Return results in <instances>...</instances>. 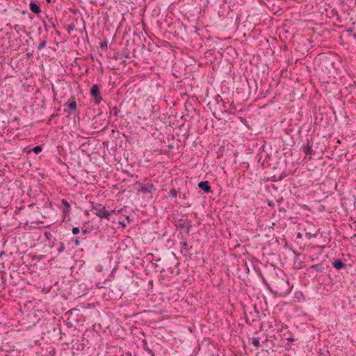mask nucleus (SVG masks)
<instances>
[{
  "label": "nucleus",
  "mask_w": 356,
  "mask_h": 356,
  "mask_svg": "<svg viewBox=\"0 0 356 356\" xmlns=\"http://www.w3.org/2000/svg\"><path fill=\"white\" fill-rule=\"evenodd\" d=\"M150 355H151V356H154V353H152Z\"/></svg>",
  "instance_id": "bf43d9fd"
},
{
  "label": "nucleus",
  "mask_w": 356,
  "mask_h": 356,
  "mask_svg": "<svg viewBox=\"0 0 356 356\" xmlns=\"http://www.w3.org/2000/svg\"><path fill=\"white\" fill-rule=\"evenodd\" d=\"M64 106V113H66L67 115H79L80 113L79 109L77 106V103L74 97L72 96L69 98L63 104Z\"/></svg>",
  "instance_id": "20e7f679"
},
{
  "label": "nucleus",
  "mask_w": 356,
  "mask_h": 356,
  "mask_svg": "<svg viewBox=\"0 0 356 356\" xmlns=\"http://www.w3.org/2000/svg\"><path fill=\"white\" fill-rule=\"evenodd\" d=\"M61 203L65 207V209L63 210V216L64 218H65L67 215H69V213L71 210V205L65 199H63L61 200Z\"/></svg>",
  "instance_id": "f8f14e48"
},
{
  "label": "nucleus",
  "mask_w": 356,
  "mask_h": 356,
  "mask_svg": "<svg viewBox=\"0 0 356 356\" xmlns=\"http://www.w3.org/2000/svg\"><path fill=\"white\" fill-rule=\"evenodd\" d=\"M141 185H143V184L138 181L134 184V188L138 191V188L141 187Z\"/></svg>",
  "instance_id": "7c9ffc66"
},
{
  "label": "nucleus",
  "mask_w": 356,
  "mask_h": 356,
  "mask_svg": "<svg viewBox=\"0 0 356 356\" xmlns=\"http://www.w3.org/2000/svg\"><path fill=\"white\" fill-rule=\"evenodd\" d=\"M156 261L161 263V266H159V269L156 271L160 273H165L166 271L170 275H177L179 273V262L175 253L171 252L168 256L163 258H159L155 260Z\"/></svg>",
  "instance_id": "f03ea898"
},
{
  "label": "nucleus",
  "mask_w": 356,
  "mask_h": 356,
  "mask_svg": "<svg viewBox=\"0 0 356 356\" xmlns=\"http://www.w3.org/2000/svg\"><path fill=\"white\" fill-rule=\"evenodd\" d=\"M24 152L26 153L27 154H29L32 152L31 148L29 147H26L24 149Z\"/></svg>",
  "instance_id": "c9c22d12"
},
{
  "label": "nucleus",
  "mask_w": 356,
  "mask_h": 356,
  "mask_svg": "<svg viewBox=\"0 0 356 356\" xmlns=\"http://www.w3.org/2000/svg\"><path fill=\"white\" fill-rule=\"evenodd\" d=\"M131 56L132 57H136V48L135 46L131 49Z\"/></svg>",
  "instance_id": "f704fd0d"
},
{
  "label": "nucleus",
  "mask_w": 356,
  "mask_h": 356,
  "mask_svg": "<svg viewBox=\"0 0 356 356\" xmlns=\"http://www.w3.org/2000/svg\"><path fill=\"white\" fill-rule=\"evenodd\" d=\"M156 191V188L152 183L143 184L141 187L138 188V193L154 194Z\"/></svg>",
  "instance_id": "423d86ee"
},
{
  "label": "nucleus",
  "mask_w": 356,
  "mask_h": 356,
  "mask_svg": "<svg viewBox=\"0 0 356 356\" xmlns=\"http://www.w3.org/2000/svg\"><path fill=\"white\" fill-rule=\"evenodd\" d=\"M300 149L302 150L307 156H309L310 158L315 154V151L312 149V145L310 144L308 139H307V143L302 145Z\"/></svg>",
  "instance_id": "6e6552de"
},
{
  "label": "nucleus",
  "mask_w": 356,
  "mask_h": 356,
  "mask_svg": "<svg viewBox=\"0 0 356 356\" xmlns=\"http://www.w3.org/2000/svg\"><path fill=\"white\" fill-rule=\"evenodd\" d=\"M175 226L177 228L185 229L187 234L189 233L191 228L192 227L191 225L189 223L186 225L184 220L182 218L179 220L178 222L175 224Z\"/></svg>",
  "instance_id": "9b49d317"
},
{
  "label": "nucleus",
  "mask_w": 356,
  "mask_h": 356,
  "mask_svg": "<svg viewBox=\"0 0 356 356\" xmlns=\"http://www.w3.org/2000/svg\"><path fill=\"white\" fill-rule=\"evenodd\" d=\"M7 26H9L10 29H13V27L10 25V24H7L6 25ZM13 29L17 32L19 33V31H22V32L24 33H26V31L25 29V26H20V25H18V24H15L14 26H13Z\"/></svg>",
  "instance_id": "dca6fc26"
},
{
  "label": "nucleus",
  "mask_w": 356,
  "mask_h": 356,
  "mask_svg": "<svg viewBox=\"0 0 356 356\" xmlns=\"http://www.w3.org/2000/svg\"><path fill=\"white\" fill-rule=\"evenodd\" d=\"M128 220H129V216H127L126 218Z\"/></svg>",
  "instance_id": "13d9d810"
},
{
  "label": "nucleus",
  "mask_w": 356,
  "mask_h": 356,
  "mask_svg": "<svg viewBox=\"0 0 356 356\" xmlns=\"http://www.w3.org/2000/svg\"><path fill=\"white\" fill-rule=\"evenodd\" d=\"M29 9L35 14H39L41 12L39 5H38L34 1H31L29 3Z\"/></svg>",
  "instance_id": "ddd939ff"
},
{
  "label": "nucleus",
  "mask_w": 356,
  "mask_h": 356,
  "mask_svg": "<svg viewBox=\"0 0 356 356\" xmlns=\"http://www.w3.org/2000/svg\"><path fill=\"white\" fill-rule=\"evenodd\" d=\"M46 17H47V19H48L49 22V23H51V25H50V26H49V25L47 24V22H46L45 20H43V21H42V24H43V25H44V29H45V31L47 32V31H49V29L51 27H52V28H54V29H55V28H56V25H55L54 22H53V19H52V18H49L48 15H46Z\"/></svg>",
  "instance_id": "2eb2a0df"
},
{
  "label": "nucleus",
  "mask_w": 356,
  "mask_h": 356,
  "mask_svg": "<svg viewBox=\"0 0 356 356\" xmlns=\"http://www.w3.org/2000/svg\"><path fill=\"white\" fill-rule=\"evenodd\" d=\"M311 268L315 270L316 272H323L324 268L322 264H315L311 266Z\"/></svg>",
  "instance_id": "a211bd4d"
},
{
  "label": "nucleus",
  "mask_w": 356,
  "mask_h": 356,
  "mask_svg": "<svg viewBox=\"0 0 356 356\" xmlns=\"http://www.w3.org/2000/svg\"><path fill=\"white\" fill-rule=\"evenodd\" d=\"M85 239H86V237H83L81 235V236H76L75 238H74L72 241L74 242V245L76 247H78L80 245L81 241H83Z\"/></svg>",
  "instance_id": "f3484780"
},
{
  "label": "nucleus",
  "mask_w": 356,
  "mask_h": 356,
  "mask_svg": "<svg viewBox=\"0 0 356 356\" xmlns=\"http://www.w3.org/2000/svg\"><path fill=\"white\" fill-rule=\"evenodd\" d=\"M91 211H95L96 216L107 220H110L111 215L115 213L114 209L109 211L104 205L93 202H91Z\"/></svg>",
  "instance_id": "7ed1b4c3"
},
{
  "label": "nucleus",
  "mask_w": 356,
  "mask_h": 356,
  "mask_svg": "<svg viewBox=\"0 0 356 356\" xmlns=\"http://www.w3.org/2000/svg\"><path fill=\"white\" fill-rule=\"evenodd\" d=\"M301 237H302V234H301V233H300V232H299V233H298V234H297V238H300Z\"/></svg>",
  "instance_id": "09e8293b"
},
{
  "label": "nucleus",
  "mask_w": 356,
  "mask_h": 356,
  "mask_svg": "<svg viewBox=\"0 0 356 356\" xmlns=\"http://www.w3.org/2000/svg\"><path fill=\"white\" fill-rule=\"evenodd\" d=\"M31 55H32L31 53L27 54V56H30Z\"/></svg>",
  "instance_id": "5fc2aeb1"
},
{
  "label": "nucleus",
  "mask_w": 356,
  "mask_h": 356,
  "mask_svg": "<svg viewBox=\"0 0 356 356\" xmlns=\"http://www.w3.org/2000/svg\"><path fill=\"white\" fill-rule=\"evenodd\" d=\"M47 3H51V0H46Z\"/></svg>",
  "instance_id": "603ef678"
},
{
  "label": "nucleus",
  "mask_w": 356,
  "mask_h": 356,
  "mask_svg": "<svg viewBox=\"0 0 356 356\" xmlns=\"http://www.w3.org/2000/svg\"><path fill=\"white\" fill-rule=\"evenodd\" d=\"M253 309H254V312L256 313V316H255V318L254 317V318H252L251 319V322H252V323H253L254 321H256V318H259V312L258 309H257V307H256V305H254V306L253 307Z\"/></svg>",
  "instance_id": "a878e982"
},
{
  "label": "nucleus",
  "mask_w": 356,
  "mask_h": 356,
  "mask_svg": "<svg viewBox=\"0 0 356 356\" xmlns=\"http://www.w3.org/2000/svg\"><path fill=\"white\" fill-rule=\"evenodd\" d=\"M44 236L45 238L49 240V241L52 239L53 238V236L52 234L50 233V232H44Z\"/></svg>",
  "instance_id": "c756f323"
},
{
  "label": "nucleus",
  "mask_w": 356,
  "mask_h": 356,
  "mask_svg": "<svg viewBox=\"0 0 356 356\" xmlns=\"http://www.w3.org/2000/svg\"><path fill=\"white\" fill-rule=\"evenodd\" d=\"M282 201V198L280 199L279 200H277L278 202H280Z\"/></svg>",
  "instance_id": "864d4df0"
},
{
  "label": "nucleus",
  "mask_w": 356,
  "mask_h": 356,
  "mask_svg": "<svg viewBox=\"0 0 356 356\" xmlns=\"http://www.w3.org/2000/svg\"><path fill=\"white\" fill-rule=\"evenodd\" d=\"M286 177V175L285 173H282L280 176L279 180H282Z\"/></svg>",
  "instance_id": "a19ab883"
},
{
  "label": "nucleus",
  "mask_w": 356,
  "mask_h": 356,
  "mask_svg": "<svg viewBox=\"0 0 356 356\" xmlns=\"http://www.w3.org/2000/svg\"><path fill=\"white\" fill-rule=\"evenodd\" d=\"M90 94L92 97H97L100 94V86L97 84H94L91 86Z\"/></svg>",
  "instance_id": "4468645a"
},
{
  "label": "nucleus",
  "mask_w": 356,
  "mask_h": 356,
  "mask_svg": "<svg viewBox=\"0 0 356 356\" xmlns=\"http://www.w3.org/2000/svg\"><path fill=\"white\" fill-rule=\"evenodd\" d=\"M91 231H92V228L90 229L84 225L81 227V235H86V234H90Z\"/></svg>",
  "instance_id": "5701e85b"
},
{
  "label": "nucleus",
  "mask_w": 356,
  "mask_h": 356,
  "mask_svg": "<svg viewBox=\"0 0 356 356\" xmlns=\"http://www.w3.org/2000/svg\"><path fill=\"white\" fill-rule=\"evenodd\" d=\"M58 245L56 248V251L58 253H60V252H63L65 250V244L63 242L58 241Z\"/></svg>",
  "instance_id": "6ab92c4d"
},
{
  "label": "nucleus",
  "mask_w": 356,
  "mask_h": 356,
  "mask_svg": "<svg viewBox=\"0 0 356 356\" xmlns=\"http://www.w3.org/2000/svg\"><path fill=\"white\" fill-rule=\"evenodd\" d=\"M279 210H280V212H285L286 211V210L284 209H283V208H280Z\"/></svg>",
  "instance_id": "8fccbe9b"
},
{
  "label": "nucleus",
  "mask_w": 356,
  "mask_h": 356,
  "mask_svg": "<svg viewBox=\"0 0 356 356\" xmlns=\"http://www.w3.org/2000/svg\"><path fill=\"white\" fill-rule=\"evenodd\" d=\"M86 146V143H83L81 145L79 149L82 151V152H86V150L85 149V147Z\"/></svg>",
  "instance_id": "58836bf2"
},
{
  "label": "nucleus",
  "mask_w": 356,
  "mask_h": 356,
  "mask_svg": "<svg viewBox=\"0 0 356 356\" xmlns=\"http://www.w3.org/2000/svg\"><path fill=\"white\" fill-rule=\"evenodd\" d=\"M119 224L122 226V227H126L127 225L124 221H120Z\"/></svg>",
  "instance_id": "79ce46f5"
},
{
  "label": "nucleus",
  "mask_w": 356,
  "mask_h": 356,
  "mask_svg": "<svg viewBox=\"0 0 356 356\" xmlns=\"http://www.w3.org/2000/svg\"><path fill=\"white\" fill-rule=\"evenodd\" d=\"M267 203L268 205L271 208H273L275 207V203L272 200H268Z\"/></svg>",
  "instance_id": "e433bc0d"
},
{
  "label": "nucleus",
  "mask_w": 356,
  "mask_h": 356,
  "mask_svg": "<svg viewBox=\"0 0 356 356\" xmlns=\"http://www.w3.org/2000/svg\"><path fill=\"white\" fill-rule=\"evenodd\" d=\"M219 100L222 102V98L220 97V95H217L216 99V102H218Z\"/></svg>",
  "instance_id": "a18cd8bd"
},
{
  "label": "nucleus",
  "mask_w": 356,
  "mask_h": 356,
  "mask_svg": "<svg viewBox=\"0 0 356 356\" xmlns=\"http://www.w3.org/2000/svg\"><path fill=\"white\" fill-rule=\"evenodd\" d=\"M286 340H288V341H290V342H293V341H294V339H293V337H286Z\"/></svg>",
  "instance_id": "c03bdc74"
},
{
  "label": "nucleus",
  "mask_w": 356,
  "mask_h": 356,
  "mask_svg": "<svg viewBox=\"0 0 356 356\" xmlns=\"http://www.w3.org/2000/svg\"><path fill=\"white\" fill-rule=\"evenodd\" d=\"M252 343L257 348L260 346V338L259 337H253L252 339Z\"/></svg>",
  "instance_id": "4be33fe9"
},
{
  "label": "nucleus",
  "mask_w": 356,
  "mask_h": 356,
  "mask_svg": "<svg viewBox=\"0 0 356 356\" xmlns=\"http://www.w3.org/2000/svg\"><path fill=\"white\" fill-rule=\"evenodd\" d=\"M177 191L175 188H171L168 193V197H170L171 198H175V197H177Z\"/></svg>",
  "instance_id": "412c9836"
},
{
  "label": "nucleus",
  "mask_w": 356,
  "mask_h": 356,
  "mask_svg": "<svg viewBox=\"0 0 356 356\" xmlns=\"http://www.w3.org/2000/svg\"><path fill=\"white\" fill-rule=\"evenodd\" d=\"M120 356H137L136 354H132L130 351L124 352Z\"/></svg>",
  "instance_id": "2f4dec72"
},
{
  "label": "nucleus",
  "mask_w": 356,
  "mask_h": 356,
  "mask_svg": "<svg viewBox=\"0 0 356 356\" xmlns=\"http://www.w3.org/2000/svg\"><path fill=\"white\" fill-rule=\"evenodd\" d=\"M147 352L151 355L152 353H153L152 350L149 348H147Z\"/></svg>",
  "instance_id": "3c124183"
},
{
  "label": "nucleus",
  "mask_w": 356,
  "mask_h": 356,
  "mask_svg": "<svg viewBox=\"0 0 356 356\" xmlns=\"http://www.w3.org/2000/svg\"><path fill=\"white\" fill-rule=\"evenodd\" d=\"M141 47H142V48L143 49V48H145V44H142V46H141Z\"/></svg>",
  "instance_id": "4d7b16f0"
},
{
  "label": "nucleus",
  "mask_w": 356,
  "mask_h": 356,
  "mask_svg": "<svg viewBox=\"0 0 356 356\" xmlns=\"http://www.w3.org/2000/svg\"><path fill=\"white\" fill-rule=\"evenodd\" d=\"M181 253L183 254L184 257H188L189 259H192V254L190 252V250L192 249V246L188 247V244L187 242L184 241L181 242Z\"/></svg>",
  "instance_id": "0eeeda50"
},
{
  "label": "nucleus",
  "mask_w": 356,
  "mask_h": 356,
  "mask_svg": "<svg viewBox=\"0 0 356 356\" xmlns=\"http://www.w3.org/2000/svg\"><path fill=\"white\" fill-rule=\"evenodd\" d=\"M119 112H120V111H118V109L117 106H114V107H113V108H112V109H111V111H110V114H111V115H112V114H113V115H114L115 116H117V117H118V116H119V115H118Z\"/></svg>",
  "instance_id": "b1692460"
},
{
  "label": "nucleus",
  "mask_w": 356,
  "mask_h": 356,
  "mask_svg": "<svg viewBox=\"0 0 356 356\" xmlns=\"http://www.w3.org/2000/svg\"><path fill=\"white\" fill-rule=\"evenodd\" d=\"M250 316H253V314H252V312H250Z\"/></svg>",
  "instance_id": "6e6d98bb"
},
{
  "label": "nucleus",
  "mask_w": 356,
  "mask_h": 356,
  "mask_svg": "<svg viewBox=\"0 0 356 356\" xmlns=\"http://www.w3.org/2000/svg\"><path fill=\"white\" fill-rule=\"evenodd\" d=\"M102 112H100L99 113H98L97 115H96L94 117L93 120H97L98 118H99V117L101 116V115H102Z\"/></svg>",
  "instance_id": "37998d69"
},
{
  "label": "nucleus",
  "mask_w": 356,
  "mask_h": 356,
  "mask_svg": "<svg viewBox=\"0 0 356 356\" xmlns=\"http://www.w3.org/2000/svg\"><path fill=\"white\" fill-rule=\"evenodd\" d=\"M151 263H152V266H154L155 271L157 272L156 269H159V266H161V263H159V264H157V262L154 263V261H152Z\"/></svg>",
  "instance_id": "72a5a7b5"
},
{
  "label": "nucleus",
  "mask_w": 356,
  "mask_h": 356,
  "mask_svg": "<svg viewBox=\"0 0 356 356\" xmlns=\"http://www.w3.org/2000/svg\"><path fill=\"white\" fill-rule=\"evenodd\" d=\"M27 15H28V17H29L31 19H33V15H32V14H31L30 13H29Z\"/></svg>",
  "instance_id": "de8ad7c7"
},
{
  "label": "nucleus",
  "mask_w": 356,
  "mask_h": 356,
  "mask_svg": "<svg viewBox=\"0 0 356 356\" xmlns=\"http://www.w3.org/2000/svg\"><path fill=\"white\" fill-rule=\"evenodd\" d=\"M72 232L74 235H77L80 233V229L78 227H74L72 229Z\"/></svg>",
  "instance_id": "c85d7f7f"
},
{
  "label": "nucleus",
  "mask_w": 356,
  "mask_h": 356,
  "mask_svg": "<svg viewBox=\"0 0 356 356\" xmlns=\"http://www.w3.org/2000/svg\"><path fill=\"white\" fill-rule=\"evenodd\" d=\"M100 47H101L102 49H106V48H107V43H106V42H101V43H100Z\"/></svg>",
  "instance_id": "4c0bfd02"
},
{
  "label": "nucleus",
  "mask_w": 356,
  "mask_h": 356,
  "mask_svg": "<svg viewBox=\"0 0 356 356\" xmlns=\"http://www.w3.org/2000/svg\"><path fill=\"white\" fill-rule=\"evenodd\" d=\"M332 265L337 270L346 269L347 267L346 264L341 259H334L332 261Z\"/></svg>",
  "instance_id": "9d476101"
},
{
  "label": "nucleus",
  "mask_w": 356,
  "mask_h": 356,
  "mask_svg": "<svg viewBox=\"0 0 356 356\" xmlns=\"http://www.w3.org/2000/svg\"><path fill=\"white\" fill-rule=\"evenodd\" d=\"M58 241L56 238H54V241H52L51 245H50L51 248H56L58 245Z\"/></svg>",
  "instance_id": "473e14b6"
},
{
  "label": "nucleus",
  "mask_w": 356,
  "mask_h": 356,
  "mask_svg": "<svg viewBox=\"0 0 356 356\" xmlns=\"http://www.w3.org/2000/svg\"><path fill=\"white\" fill-rule=\"evenodd\" d=\"M75 24L74 23H71L67 27V32L69 34L71 33V31L75 30Z\"/></svg>",
  "instance_id": "cd10ccee"
},
{
  "label": "nucleus",
  "mask_w": 356,
  "mask_h": 356,
  "mask_svg": "<svg viewBox=\"0 0 356 356\" xmlns=\"http://www.w3.org/2000/svg\"><path fill=\"white\" fill-rule=\"evenodd\" d=\"M263 281L271 293L280 297L287 296L293 288V285L290 284L289 278L283 273L281 276L276 274L273 277L270 283H267L264 278H263Z\"/></svg>",
  "instance_id": "f257e3e1"
},
{
  "label": "nucleus",
  "mask_w": 356,
  "mask_h": 356,
  "mask_svg": "<svg viewBox=\"0 0 356 356\" xmlns=\"http://www.w3.org/2000/svg\"><path fill=\"white\" fill-rule=\"evenodd\" d=\"M135 46L134 42H130L129 40L126 42L125 47L123 48L121 53L118 55L120 58H126L128 59L131 58V49Z\"/></svg>",
  "instance_id": "39448f33"
},
{
  "label": "nucleus",
  "mask_w": 356,
  "mask_h": 356,
  "mask_svg": "<svg viewBox=\"0 0 356 356\" xmlns=\"http://www.w3.org/2000/svg\"><path fill=\"white\" fill-rule=\"evenodd\" d=\"M42 145H36L31 148L32 152H34L35 154H38L40 153L42 151Z\"/></svg>",
  "instance_id": "aec40b11"
},
{
  "label": "nucleus",
  "mask_w": 356,
  "mask_h": 356,
  "mask_svg": "<svg viewBox=\"0 0 356 356\" xmlns=\"http://www.w3.org/2000/svg\"><path fill=\"white\" fill-rule=\"evenodd\" d=\"M21 13L22 15H28V13H29V12L26 10H22Z\"/></svg>",
  "instance_id": "49530a36"
},
{
  "label": "nucleus",
  "mask_w": 356,
  "mask_h": 356,
  "mask_svg": "<svg viewBox=\"0 0 356 356\" xmlns=\"http://www.w3.org/2000/svg\"><path fill=\"white\" fill-rule=\"evenodd\" d=\"M47 45V41L46 40L42 41L41 42H40L38 47V49L39 51L42 50L43 48L45 47V46Z\"/></svg>",
  "instance_id": "bb28decb"
},
{
  "label": "nucleus",
  "mask_w": 356,
  "mask_h": 356,
  "mask_svg": "<svg viewBox=\"0 0 356 356\" xmlns=\"http://www.w3.org/2000/svg\"><path fill=\"white\" fill-rule=\"evenodd\" d=\"M245 322L248 324H250V319L249 318V316H248L246 314H245Z\"/></svg>",
  "instance_id": "ea45409f"
},
{
  "label": "nucleus",
  "mask_w": 356,
  "mask_h": 356,
  "mask_svg": "<svg viewBox=\"0 0 356 356\" xmlns=\"http://www.w3.org/2000/svg\"><path fill=\"white\" fill-rule=\"evenodd\" d=\"M197 186L206 193L211 192V187L209 181H201L198 183Z\"/></svg>",
  "instance_id": "1a4fd4ad"
},
{
  "label": "nucleus",
  "mask_w": 356,
  "mask_h": 356,
  "mask_svg": "<svg viewBox=\"0 0 356 356\" xmlns=\"http://www.w3.org/2000/svg\"><path fill=\"white\" fill-rule=\"evenodd\" d=\"M94 98V102L96 104H99L102 100V97H101L100 94L98 95L97 97H92Z\"/></svg>",
  "instance_id": "393cba45"
}]
</instances>
